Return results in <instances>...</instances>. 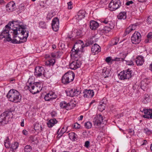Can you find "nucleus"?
Wrapping results in <instances>:
<instances>
[{
  "label": "nucleus",
  "mask_w": 152,
  "mask_h": 152,
  "mask_svg": "<svg viewBox=\"0 0 152 152\" xmlns=\"http://www.w3.org/2000/svg\"><path fill=\"white\" fill-rule=\"evenodd\" d=\"M68 5V9H71L72 8V3L71 1H69L67 3Z\"/></svg>",
  "instance_id": "obj_50"
},
{
  "label": "nucleus",
  "mask_w": 152,
  "mask_h": 152,
  "mask_svg": "<svg viewBox=\"0 0 152 152\" xmlns=\"http://www.w3.org/2000/svg\"><path fill=\"white\" fill-rule=\"evenodd\" d=\"M94 42L92 38H91L90 40L85 44V45L83 46V45H81L79 44L76 43L75 44L71 52L72 56L77 58L78 56L80 54V53L82 51L81 48L83 49L85 47H87L91 45H92L94 43Z\"/></svg>",
  "instance_id": "obj_2"
},
{
  "label": "nucleus",
  "mask_w": 152,
  "mask_h": 152,
  "mask_svg": "<svg viewBox=\"0 0 152 152\" xmlns=\"http://www.w3.org/2000/svg\"><path fill=\"white\" fill-rule=\"evenodd\" d=\"M39 26L43 28H45V24L44 22L43 21H41L39 23Z\"/></svg>",
  "instance_id": "obj_48"
},
{
  "label": "nucleus",
  "mask_w": 152,
  "mask_h": 152,
  "mask_svg": "<svg viewBox=\"0 0 152 152\" xmlns=\"http://www.w3.org/2000/svg\"><path fill=\"white\" fill-rule=\"evenodd\" d=\"M136 64L137 66H141L144 62L143 57L142 56H138L135 60Z\"/></svg>",
  "instance_id": "obj_20"
},
{
  "label": "nucleus",
  "mask_w": 152,
  "mask_h": 152,
  "mask_svg": "<svg viewBox=\"0 0 152 152\" xmlns=\"http://www.w3.org/2000/svg\"><path fill=\"white\" fill-rule=\"evenodd\" d=\"M80 124H78L77 123H75V124L74 125V127L75 129H78L80 128Z\"/></svg>",
  "instance_id": "obj_51"
},
{
  "label": "nucleus",
  "mask_w": 152,
  "mask_h": 152,
  "mask_svg": "<svg viewBox=\"0 0 152 152\" xmlns=\"http://www.w3.org/2000/svg\"><path fill=\"white\" fill-rule=\"evenodd\" d=\"M24 120L22 119V121L20 125L21 126L23 127L24 126Z\"/></svg>",
  "instance_id": "obj_57"
},
{
  "label": "nucleus",
  "mask_w": 152,
  "mask_h": 152,
  "mask_svg": "<svg viewBox=\"0 0 152 152\" xmlns=\"http://www.w3.org/2000/svg\"><path fill=\"white\" fill-rule=\"evenodd\" d=\"M52 28L53 30L56 31L58 30L59 28V19L57 17L53 19L51 24Z\"/></svg>",
  "instance_id": "obj_14"
},
{
  "label": "nucleus",
  "mask_w": 152,
  "mask_h": 152,
  "mask_svg": "<svg viewBox=\"0 0 152 152\" xmlns=\"http://www.w3.org/2000/svg\"><path fill=\"white\" fill-rule=\"evenodd\" d=\"M129 133L131 134H133L134 133V132L132 130H130V131H129Z\"/></svg>",
  "instance_id": "obj_62"
},
{
  "label": "nucleus",
  "mask_w": 152,
  "mask_h": 152,
  "mask_svg": "<svg viewBox=\"0 0 152 152\" xmlns=\"http://www.w3.org/2000/svg\"><path fill=\"white\" fill-rule=\"evenodd\" d=\"M114 27V26H113L111 27V26H106L103 28L101 29V31L102 33L104 34L107 33Z\"/></svg>",
  "instance_id": "obj_24"
},
{
  "label": "nucleus",
  "mask_w": 152,
  "mask_h": 152,
  "mask_svg": "<svg viewBox=\"0 0 152 152\" xmlns=\"http://www.w3.org/2000/svg\"><path fill=\"white\" fill-rule=\"evenodd\" d=\"M55 96V95L52 92H50L45 96L44 98L46 101H50L56 98V97Z\"/></svg>",
  "instance_id": "obj_19"
},
{
  "label": "nucleus",
  "mask_w": 152,
  "mask_h": 152,
  "mask_svg": "<svg viewBox=\"0 0 152 152\" xmlns=\"http://www.w3.org/2000/svg\"><path fill=\"white\" fill-rule=\"evenodd\" d=\"M55 63V60L53 58L46 61L45 64L47 66H53Z\"/></svg>",
  "instance_id": "obj_28"
},
{
  "label": "nucleus",
  "mask_w": 152,
  "mask_h": 152,
  "mask_svg": "<svg viewBox=\"0 0 152 152\" xmlns=\"http://www.w3.org/2000/svg\"><path fill=\"white\" fill-rule=\"evenodd\" d=\"M83 118V116L81 115L79 117H78V119L79 121L81 120Z\"/></svg>",
  "instance_id": "obj_59"
},
{
  "label": "nucleus",
  "mask_w": 152,
  "mask_h": 152,
  "mask_svg": "<svg viewBox=\"0 0 152 152\" xmlns=\"http://www.w3.org/2000/svg\"><path fill=\"white\" fill-rule=\"evenodd\" d=\"M70 139L72 141H75L77 139V135L74 132H71L69 134Z\"/></svg>",
  "instance_id": "obj_29"
},
{
  "label": "nucleus",
  "mask_w": 152,
  "mask_h": 152,
  "mask_svg": "<svg viewBox=\"0 0 152 152\" xmlns=\"http://www.w3.org/2000/svg\"><path fill=\"white\" fill-rule=\"evenodd\" d=\"M90 145V141H86L85 142L84 146L86 148H88L89 147Z\"/></svg>",
  "instance_id": "obj_49"
},
{
  "label": "nucleus",
  "mask_w": 152,
  "mask_h": 152,
  "mask_svg": "<svg viewBox=\"0 0 152 152\" xmlns=\"http://www.w3.org/2000/svg\"><path fill=\"white\" fill-rule=\"evenodd\" d=\"M18 144L17 142H14L11 145L10 147L13 150L16 149L18 147Z\"/></svg>",
  "instance_id": "obj_33"
},
{
  "label": "nucleus",
  "mask_w": 152,
  "mask_h": 152,
  "mask_svg": "<svg viewBox=\"0 0 152 152\" xmlns=\"http://www.w3.org/2000/svg\"><path fill=\"white\" fill-rule=\"evenodd\" d=\"M141 40V34L137 31H135L132 35L131 40L132 43L134 44H139Z\"/></svg>",
  "instance_id": "obj_8"
},
{
  "label": "nucleus",
  "mask_w": 152,
  "mask_h": 152,
  "mask_svg": "<svg viewBox=\"0 0 152 152\" xmlns=\"http://www.w3.org/2000/svg\"><path fill=\"white\" fill-rule=\"evenodd\" d=\"M111 60V57H108L106 58L105 61L107 63L110 62Z\"/></svg>",
  "instance_id": "obj_52"
},
{
  "label": "nucleus",
  "mask_w": 152,
  "mask_h": 152,
  "mask_svg": "<svg viewBox=\"0 0 152 152\" xmlns=\"http://www.w3.org/2000/svg\"><path fill=\"white\" fill-rule=\"evenodd\" d=\"M119 41V39L118 38H115L112 41V44L111 45V46H113L116 45Z\"/></svg>",
  "instance_id": "obj_39"
},
{
  "label": "nucleus",
  "mask_w": 152,
  "mask_h": 152,
  "mask_svg": "<svg viewBox=\"0 0 152 152\" xmlns=\"http://www.w3.org/2000/svg\"><path fill=\"white\" fill-rule=\"evenodd\" d=\"M110 69L106 68L104 67L102 69V74L104 76L105 78H106L110 76Z\"/></svg>",
  "instance_id": "obj_23"
},
{
  "label": "nucleus",
  "mask_w": 152,
  "mask_h": 152,
  "mask_svg": "<svg viewBox=\"0 0 152 152\" xmlns=\"http://www.w3.org/2000/svg\"><path fill=\"white\" fill-rule=\"evenodd\" d=\"M105 103H104L103 102L101 101L99 103V105L98 107V109L100 111H102L105 109Z\"/></svg>",
  "instance_id": "obj_30"
},
{
  "label": "nucleus",
  "mask_w": 152,
  "mask_h": 152,
  "mask_svg": "<svg viewBox=\"0 0 152 152\" xmlns=\"http://www.w3.org/2000/svg\"><path fill=\"white\" fill-rule=\"evenodd\" d=\"M81 61L77 60L72 61L69 64V67L72 69L75 70L79 68L81 66Z\"/></svg>",
  "instance_id": "obj_13"
},
{
  "label": "nucleus",
  "mask_w": 152,
  "mask_h": 152,
  "mask_svg": "<svg viewBox=\"0 0 152 152\" xmlns=\"http://www.w3.org/2000/svg\"><path fill=\"white\" fill-rule=\"evenodd\" d=\"M131 74L132 71L129 69L126 70L124 71L123 72L120 73V79L121 80L129 79L132 76Z\"/></svg>",
  "instance_id": "obj_9"
},
{
  "label": "nucleus",
  "mask_w": 152,
  "mask_h": 152,
  "mask_svg": "<svg viewBox=\"0 0 152 152\" xmlns=\"http://www.w3.org/2000/svg\"><path fill=\"white\" fill-rule=\"evenodd\" d=\"M12 116L11 112L6 111L4 112L0 116V124L3 125L7 124Z\"/></svg>",
  "instance_id": "obj_6"
},
{
  "label": "nucleus",
  "mask_w": 152,
  "mask_h": 152,
  "mask_svg": "<svg viewBox=\"0 0 152 152\" xmlns=\"http://www.w3.org/2000/svg\"><path fill=\"white\" fill-rule=\"evenodd\" d=\"M126 64L127 65H134V63L133 61L131 60H128L126 61Z\"/></svg>",
  "instance_id": "obj_46"
},
{
  "label": "nucleus",
  "mask_w": 152,
  "mask_h": 152,
  "mask_svg": "<svg viewBox=\"0 0 152 152\" xmlns=\"http://www.w3.org/2000/svg\"><path fill=\"white\" fill-rule=\"evenodd\" d=\"M60 107L62 108H66L67 110V103L65 101H63L60 103Z\"/></svg>",
  "instance_id": "obj_36"
},
{
  "label": "nucleus",
  "mask_w": 152,
  "mask_h": 152,
  "mask_svg": "<svg viewBox=\"0 0 152 152\" xmlns=\"http://www.w3.org/2000/svg\"><path fill=\"white\" fill-rule=\"evenodd\" d=\"M91 50L93 55H95L101 51V48L98 44H95L92 46Z\"/></svg>",
  "instance_id": "obj_17"
},
{
  "label": "nucleus",
  "mask_w": 152,
  "mask_h": 152,
  "mask_svg": "<svg viewBox=\"0 0 152 152\" xmlns=\"http://www.w3.org/2000/svg\"><path fill=\"white\" fill-rule=\"evenodd\" d=\"M15 7V3L13 1L10 2L6 5L7 10L10 11H13Z\"/></svg>",
  "instance_id": "obj_22"
},
{
  "label": "nucleus",
  "mask_w": 152,
  "mask_h": 152,
  "mask_svg": "<svg viewBox=\"0 0 152 152\" xmlns=\"http://www.w3.org/2000/svg\"><path fill=\"white\" fill-rule=\"evenodd\" d=\"M7 97L10 101L15 103L19 102L21 98V96L19 92L14 89H11L9 91Z\"/></svg>",
  "instance_id": "obj_3"
},
{
  "label": "nucleus",
  "mask_w": 152,
  "mask_h": 152,
  "mask_svg": "<svg viewBox=\"0 0 152 152\" xmlns=\"http://www.w3.org/2000/svg\"><path fill=\"white\" fill-rule=\"evenodd\" d=\"M44 71L43 67L39 66L36 67L35 69L34 75L37 77L41 76L43 75L45 76L46 74L44 73Z\"/></svg>",
  "instance_id": "obj_10"
},
{
  "label": "nucleus",
  "mask_w": 152,
  "mask_h": 152,
  "mask_svg": "<svg viewBox=\"0 0 152 152\" xmlns=\"http://www.w3.org/2000/svg\"><path fill=\"white\" fill-rule=\"evenodd\" d=\"M126 17V13L123 12L119 13L117 15V18L119 19H125Z\"/></svg>",
  "instance_id": "obj_27"
},
{
  "label": "nucleus",
  "mask_w": 152,
  "mask_h": 152,
  "mask_svg": "<svg viewBox=\"0 0 152 152\" xmlns=\"http://www.w3.org/2000/svg\"><path fill=\"white\" fill-rule=\"evenodd\" d=\"M51 14L50 13H49L48 14L47 16V19H48V20H50L51 19V18L52 17H50V15H51Z\"/></svg>",
  "instance_id": "obj_56"
},
{
  "label": "nucleus",
  "mask_w": 152,
  "mask_h": 152,
  "mask_svg": "<svg viewBox=\"0 0 152 152\" xmlns=\"http://www.w3.org/2000/svg\"><path fill=\"white\" fill-rule=\"evenodd\" d=\"M149 101V96L148 94L145 95L144 99L143 100V102L144 103H146Z\"/></svg>",
  "instance_id": "obj_37"
},
{
  "label": "nucleus",
  "mask_w": 152,
  "mask_h": 152,
  "mask_svg": "<svg viewBox=\"0 0 152 152\" xmlns=\"http://www.w3.org/2000/svg\"><path fill=\"white\" fill-rule=\"evenodd\" d=\"M86 12L84 10H80L76 15L74 18L76 20L77 22H79L86 17Z\"/></svg>",
  "instance_id": "obj_12"
},
{
  "label": "nucleus",
  "mask_w": 152,
  "mask_h": 152,
  "mask_svg": "<svg viewBox=\"0 0 152 152\" xmlns=\"http://www.w3.org/2000/svg\"><path fill=\"white\" fill-rule=\"evenodd\" d=\"M103 120V117L101 114H99L95 116L93 119V122L94 126H99Z\"/></svg>",
  "instance_id": "obj_15"
},
{
  "label": "nucleus",
  "mask_w": 152,
  "mask_h": 152,
  "mask_svg": "<svg viewBox=\"0 0 152 152\" xmlns=\"http://www.w3.org/2000/svg\"><path fill=\"white\" fill-rule=\"evenodd\" d=\"M4 145L7 148H9L11 146L10 142V139L8 137L6 138L4 140Z\"/></svg>",
  "instance_id": "obj_31"
},
{
  "label": "nucleus",
  "mask_w": 152,
  "mask_h": 152,
  "mask_svg": "<svg viewBox=\"0 0 152 152\" xmlns=\"http://www.w3.org/2000/svg\"><path fill=\"white\" fill-rule=\"evenodd\" d=\"M147 23L149 24H151L152 23V16H149L147 19Z\"/></svg>",
  "instance_id": "obj_43"
},
{
  "label": "nucleus",
  "mask_w": 152,
  "mask_h": 152,
  "mask_svg": "<svg viewBox=\"0 0 152 152\" xmlns=\"http://www.w3.org/2000/svg\"><path fill=\"white\" fill-rule=\"evenodd\" d=\"M75 75L72 71H69L66 73L62 76V83L64 84H67L72 81L74 78Z\"/></svg>",
  "instance_id": "obj_5"
},
{
  "label": "nucleus",
  "mask_w": 152,
  "mask_h": 152,
  "mask_svg": "<svg viewBox=\"0 0 152 152\" xmlns=\"http://www.w3.org/2000/svg\"><path fill=\"white\" fill-rule=\"evenodd\" d=\"M56 53H51V56L53 58H54L56 57Z\"/></svg>",
  "instance_id": "obj_58"
},
{
  "label": "nucleus",
  "mask_w": 152,
  "mask_h": 152,
  "mask_svg": "<svg viewBox=\"0 0 152 152\" xmlns=\"http://www.w3.org/2000/svg\"><path fill=\"white\" fill-rule=\"evenodd\" d=\"M147 39L145 40V43L149 42V41H151L152 39V32H149L147 36Z\"/></svg>",
  "instance_id": "obj_32"
},
{
  "label": "nucleus",
  "mask_w": 152,
  "mask_h": 152,
  "mask_svg": "<svg viewBox=\"0 0 152 152\" xmlns=\"http://www.w3.org/2000/svg\"><path fill=\"white\" fill-rule=\"evenodd\" d=\"M143 112L145 114L143 117L148 119L152 118V109H144Z\"/></svg>",
  "instance_id": "obj_18"
},
{
  "label": "nucleus",
  "mask_w": 152,
  "mask_h": 152,
  "mask_svg": "<svg viewBox=\"0 0 152 152\" xmlns=\"http://www.w3.org/2000/svg\"><path fill=\"white\" fill-rule=\"evenodd\" d=\"M144 142L142 144V145H146L147 143V141L146 140H144Z\"/></svg>",
  "instance_id": "obj_61"
},
{
  "label": "nucleus",
  "mask_w": 152,
  "mask_h": 152,
  "mask_svg": "<svg viewBox=\"0 0 152 152\" xmlns=\"http://www.w3.org/2000/svg\"><path fill=\"white\" fill-rule=\"evenodd\" d=\"M66 128H65L64 127H63L61 129L59 133L58 134V136H59V137H61L63 134L66 132Z\"/></svg>",
  "instance_id": "obj_34"
},
{
  "label": "nucleus",
  "mask_w": 152,
  "mask_h": 152,
  "mask_svg": "<svg viewBox=\"0 0 152 152\" xmlns=\"http://www.w3.org/2000/svg\"><path fill=\"white\" fill-rule=\"evenodd\" d=\"M18 20L9 22L1 32L0 39L5 38L7 41L13 44H20L26 42L29 31Z\"/></svg>",
  "instance_id": "obj_1"
},
{
  "label": "nucleus",
  "mask_w": 152,
  "mask_h": 152,
  "mask_svg": "<svg viewBox=\"0 0 152 152\" xmlns=\"http://www.w3.org/2000/svg\"><path fill=\"white\" fill-rule=\"evenodd\" d=\"M144 132L147 134L150 135L152 134V131L147 128H145L144 129Z\"/></svg>",
  "instance_id": "obj_41"
},
{
  "label": "nucleus",
  "mask_w": 152,
  "mask_h": 152,
  "mask_svg": "<svg viewBox=\"0 0 152 152\" xmlns=\"http://www.w3.org/2000/svg\"><path fill=\"white\" fill-rule=\"evenodd\" d=\"M121 4L120 0H112L109 4V7L110 10L115 11L120 7Z\"/></svg>",
  "instance_id": "obj_7"
},
{
  "label": "nucleus",
  "mask_w": 152,
  "mask_h": 152,
  "mask_svg": "<svg viewBox=\"0 0 152 152\" xmlns=\"http://www.w3.org/2000/svg\"><path fill=\"white\" fill-rule=\"evenodd\" d=\"M23 134L26 136L28 134V132L26 129H23L22 131Z\"/></svg>",
  "instance_id": "obj_53"
},
{
  "label": "nucleus",
  "mask_w": 152,
  "mask_h": 152,
  "mask_svg": "<svg viewBox=\"0 0 152 152\" xmlns=\"http://www.w3.org/2000/svg\"><path fill=\"white\" fill-rule=\"evenodd\" d=\"M15 79L13 78H12L10 80V82L11 83H13L15 81Z\"/></svg>",
  "instance_id": "obj_60"
},
{
  "label": "nucleus",
  "mask_w": 152,
  "mask_h": 152,
  "mask_svg": "<svg viewBox=\"0 0 152 152\" xmlns=\"http://www.w3.org/2000/svg\"><path fill=\"white\" fill-rule=\"evenodd\" d=\"M83 96L85 98H91L94 95V92L92 90L85 89L83 92Z\"/></svg>",
  "instance_id": "obj_16"
},
{
  "label": "nucleus",
  "mask_w": 152,
  "mask_h": 152,
  "mask_svg": "<svg viewBox=\"0 0 152 152\" xmlns=\"http://www.w3.org/2000/svg\"><path fill=\"white\" fill-rule=\"evenodd\" d=\"M73 104L71 102L67 103V110H70L73 108Z\"/></svg>",
  "instance_id": "obj_42"
},
{
  "label": "nucleus",
  "mask_w": 152,
  "mask_h": 152,
  "mask_svg": "<svg viewBox=\"0 0 152 152\" xmlns=\"http://www.w3.org/2000/svg\"><path fill=\"white\" fill-rule=\"evenodd\" d=\"M128 53L125 52H123L119 53V56L121 58H124V59L126 56L127 55Z\"/></svg>",
  "instance_id": "obj_38"
},
{
  "label": "nucleus",
  "mask_w": 152,
  "mask_h": 152,
  "mask_svg": "<svg viewBox=\"0 0 152 152\" xmlns=\"http://www.w3.org/2000/svg\"><path fill=\"white\" fill-rule=\"evenodd\" d=\"M132 31V30L131 29V26H130L129 27L127 28L125 31V33L126 34H129L130 32Z\"/></svg>",
  "instance_id": "obj_44"
},
{
  "label": "nucleus",
  "mask_w": 152,
  "mask_h": 152,
  "mask_svg": "<svg viewBox=\"0 0 152 152\" xmlns=\"http://www.w3.org/2000/svg\"><path fill=\"white\" fill-rule=\"evenodd\" d=\"M137 23H135L134 24L132 25V26H131V29L132 31L135 30L137 27L138 26Z\"/></svg>",
  "instance_id": "obj_45"
},
{
  "label": "nucleus",
  "mask_w": 152,
  "mask_h": 152,
  "mask_svg": "<svg viewBox=\"0 0 152 152\" xmlns=\"http://www.w3.org/2000/svg\"><path fill=\"white\" fill-rule=\"evenodd\" d=\"M85 127L87 129H90L92 126V123L89 121H88L85 124Z\"/></svg>",
  "instance_id": "obj_35"
},
{
  "label": "nucleus",
  "mask_w": 152,
  "mask_h": 152,
  "mask_svg": "<svg viewBox=\"0 0 152 152\" xmlns=\"http://www.w3.org/2000/svg\"><path fill=\"white\" fill-rule=\"evenodd\" d=\"M80 93V91L77 89H69L66 91L67 95L71 97L77 96Z\"/></svg>",
  "instance_id": "obj_11"
},
{
  "label": "nucleus",
  "mask_w": 152,
  "mask_h": 152,
  "mask_svg": "<svg viewBox=\"0 0 152 152\" xmlns=\"http://www.w3.org/2000/svg\"><path fill=\"white\" fill-rule=\"evenodd\" d=\"M31 147L29 145H26L24 148V151L26 152H30L31 150Z\"/></svg>",
  "instance_id": "obj_40"
},
{
  "label": "nucleus",
  "mask_w": 152,
  "mask_h": 152,
  "mask_svg": "<svg viewBox=\"0 0 152 152\" xmlns=\"http://www.w3.org/2000/svg\"><path fill=\"white\" fill-rule=\"evenodd\" d=\"M99 26V23L94 20H91L90 22V28L92 30H96Z\"/></svg>",
  "instance_id": "obj_21"
},
{
  "label": "nucleus",
  "mask_w": 152,
  "mask_h": 152,
  "mask_svg": "<svg viewBox=\"0 0 152 152\" xmlns=\"http://www.w3.org/2000/svg\"><path fill=\"white\" fill-rule=\"evenodd\" d=\"M133 2L132 1H128L126 3V5L127 6H129L131 4H132L133 3Z\"/></svg>",
  "instance_id": "obj_54"
},
{
  "label": "nucleus",
  "mask_w": 152,
  "mask_h": 152,
  "mask_svg": "<svg viewBox=\"0 0 152 152\" xmlns=\"http://www.w3.org/2000/svg\"><path fill=\"white\" fill-rule=\"evenodd\" d=\"M146 0H138V1H139L140 2H143L146 1Z\"/></svg>",
  "instance_id": "obj_63"
},
{
  "label": "nucleus",
  "mask_w": 152,
  "mask_h": 152,
  "mask_svg": "<svg viewBox=\"0 0 152 152\" xmlns=\"http://www.w3.org/2000/svg\"><path fill=\"white\" fill-rule=\"evenodd\" d=\"M103 23L107 24V26H111V27L115 26L114 23L111 20H109L108 18H107L102 21Z\"/></svg>",
  "instance_id": "obj_25"
},
{
  "label": "nucleus",
  "mask_w": 152,
  "mask_h": 152,
  "mask_svg": "<svg viewBox=\"0 0 152 152\" xmlns=\"http://www.w3.org/2000/svg\"><path fill=\"white\" fill-rule=\"evenodd\" d=\"M57 122V121L55 118L50 119L49 121L47 123V124L49 127H52Z\"/></svg>",
  "instance_id": "obj_26"
},
{
  "label": "nucleus",
  "mask_w": 152,
  "mask_h": 152,
  "mask_svg": "<svg viewBox=\"0 0 152 152\" xmlns=\"http://www.w3.org/2000/svg\"><path fill=\"white\" fill-rule=\"evenodd\" d=\"M112 61H124V58H115L114 59H113Z\"/></svg>",
  "instance_id": "obj_47"
},
{
  "label": "nucleus",
  "mask_w": 152,
  "mask_h": 152,
  "mask_svg": "<svg viewBox=\"0 0 152 152\" xmlns=\"http://www.w3.org/2000/svg\"><path fill=\"white\" fill-rule=\"evenodd\" d=\"M4 2V1L3 0H0V4H1Z\"/></svg>",
  "instance_id": "obj_64"
},
{
  "label": "nucleus",
  "mask_w": 152,
  "mask_h": 152,
  "mask_svg": "<svg viewBox=\"0 0 152 152\" xmlns=\"http://www.w3.org/2000/svg\"><path fill=\"white\" fill-rule=\"evenodd\" d=\"M51 115L52 117H54L56 115V113L54 111L52 112L51 113Z\"/></svg>",
  "instance_id": "obj_55"
},
{
  "label": "nucleus",
  "mask_w": 152,
  "mask_h": 152,
  "mask_svg": "<svg viewBox=\"0 0 152 152\" xmlns=\"http://www.w3.org/2000/svg\"><path fill=\"white\" fill-rule=\"evenodd\" d=\"M28 85L25 86L26 89H28L33 94H35L40 91L42 88L40 84L38 83L30 82Z\"/></svg>",
  "instance_id": "obj_4"
}]
</instances>
